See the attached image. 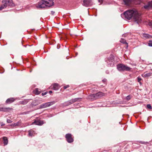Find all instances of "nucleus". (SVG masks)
<instances>
[{"label": "nucleus", "mask_w": 152, "mask_h": 152, "mask_svg": "<svg viewBox=\"0 0 152 152\" xmlns=\"http://www.w3.org/2000/svg\"><path fill=\"white\" fill-rule=\"evenodd\" d=\"M124 15L125 18L128 20L133 18L137 23H140L141 21L140 15L136 10H128L124 12Z\"/></svg>", "instance_id": "f257e3e1"}, {"label": "nucleus", "mask_w": 152, "mask_h": 152, "mask_svg": "<svg viewBox=\"0 0 152 152\" xmlns=\"http://www.w3.org/2000/svg\"><path fill=\"white\" fill-rule=\"evenodd\" d=\"M54 4L53 0H42L36 6L37 8H43L45 7H51Z\"/></svg>", "instance_id": "f03ea898"}, {"label": "nucleus", "mask_w": 152, "mask_h": 152, "mask_svg": "<svg viewBox=\"0 0 152 152\" xmlns=\"http://www.w3.org/2000/svg\"><path fill=\"white\" fill-rule=\"evenodd\" d=\"M103 96L104 93L99 92L95 94H91L88 96V98L92 100H94L102 97Z\"/></svg>", "instance_id": "7ed1b4c3"}, {"label": "nucleus", "mask_w": 152, "mask_h": 152, "mask_svg": "<svg viewBox=\"0 0 152 152\" xmlns=\"http://www.w3.org/2000/svg\"><path fill=\"white\" fill-rule=\"evenodd\" d=\"M117 68L120 71H127L131 70V68L127 65L123 64H119L117 65Z\"/></svg>", "instance_id": "20e7f679"}, {"label": "nucleus", "mask_w": 152, "mask_h": 152, "mask_svg": "<svg viewBox=\"0 0 152 152\" xmlns=\"http://www.w3.org/2000/svg\"><path fill=\"white\" fill-rule=\"evenodd\" d=\"M123 1L125 5L128 6L132 3L140 4L142 0H123Z\"/></svg>", "instance_id": "39448f33"}, {"label": "nucleus", "mask_w": 152, "mask_h": 152, "mask_svg": "<svg viewBox=\"0 0 152 152\" xmlns=\"http://www.w3.org/2000/svg\"><path fill=\"white\" fill-rule=\"evenodd\" d=\"M106 61L108 66H113L114 65V56L111 55Z\"/></svg>", "instance_id": "423d86ee"}, {"label": "nucleus", "mask_w": 152, "mask_h": 152, "mask_svg": "<svg viewBox=\"0 0 152 152\" xmlns=\"http://www.w3.org/2000/svg\"><path fill=\"white\" fill-rule=\"evenodd\" d=\"M65 137L67 141L68 142L70 143L73 142L74 137L70 133L66 134Z\"/></svg>", "instance_id": "0eeeda50"}, {"label": "nucleus", "mask_w": 152, "mask_h": 152, "mask_svg": "<svg viewBox=\"0 0 152 152\" xmlns=\"http://www.w3.org/2000/svg\"><path fill=\"white\" fill-rule=\"evenodd\" d=\"M81 99V98H76L74 99L70 100L69 101H68L66 102H65V104L66 106H68L74 103V102H76L78 101H80Z\"/></svg>", "instance_id": "6e6552de"}, {"label": "nucleus", "mask_w": 152, "mask_h": 152, "mask_svg": "<svg viewBox=\"0 0 152 152\" xmlns=\"http://www.w3.org/2000/svg\"><path fill=\"white\" fill-rule=\"evenodd\" d=\"M54 103V102H48L41 104L40 106V108H44L53 105Z\"/></svg>", "instance_id": "1a4fd4ad"}, {"label": "nucleus", "mask_w": 152, "mask_h": 152, "mask_svg": "<svg viewBox=\"0 0 152 152\" xmlns=\"http://www.w3.org/2000/svg\"><path fill=\"white\" fill-rule=\"evenodd\" d=\"M93 4L92 0H83V5L85 7H88Z\"/></svg>", "instance_id": "9d476101"}, {"label": "nucleus", "mask_w": 152, "mask_h": 152, "mask_svg": "<svg viewBox=\"0 0 152 152\" xmlns=\"http://www.w3.org/2000/svg\"><path fill=\"white\" fill-rule=\"evenodd\" d=\"M32 124H35L38 125H42L44 124V122L43 121L37 119L35 120Z\"/></svg>", "instance_id": "9b49d317"}, {"label": "nucleus", "mask_w": 152, "mask_h": 152, "mask_svg": "<svg viewBox=\"0 0 152 152\" xmlns=\"http://www.w3.org/2000/svg\"><path fill=\"white\" fill-rule=\"evenodd\" d=\"M2 2L7 6V5H12V0H3Z\"/></svg>", "instance_id": "f8f14e48"}, {"label": "nucleus", "mask_w": 152, "mask_h": 152, "mask_svg": "<svg viewBox=\"0 0 152 152\" xmlns=\"http://www.w3.org/2000/svg\"><path fill=\"white\" fill-rule=\"evenodd\" d=\"M51 88L55 90H58L60 88V86L59 85L56 83H54L51 86Z\"/></svg>", "instance_id": "ddd939ff"}, {"label": "nucleus", "mask_w": 152, "mask_h": 152, "mask_svg": "<svg viewBox=\"0 0 152 152\" xmlns=\"http://www.w3.org/2000/svg\"><path fill=\"white\" fill-rule=\"evenodd\" d=\"M15 100L14 98H10L8 99L6 101V103L7 104H10L14 102Z\"/></svg>", "instance_id": "4468645a"}, {"label": "nucleus", "mask_w": 152, "mask_h": 152, "mask_svg": "<svg viewBox=\"0 0 152 152\" xmlns=\"http://www.w3.org/2000/svg\"><path fill=\"white\" fill-rule=\"evenodd\" d=\"M143 7L144 8L147 9H148L150 8H152V1L149 2L147 5H144Z\"/></svg>", "instance_id": "2eb2a0df"}, {"label": "nucleus", "mask_w": 152, "mask_h": 152, "mask_svg": "<svg viewBox=\"0 0 152 152\" xmlns=\"http://www.w3.org/2000/svg\"><path fill=\"white\" fill-rule=\"evenodd\" d=\"M151 72L150 73H144L142 75V76L145 77H150L152 73V70L151 69Z\"/></svg>", "instance_id": "dca6fc26"}, {"label": "nucleus", "mask_w": 152, "mask_h": 152, "mask_svg": "<svg viewBox=\"0 0 152 152\" xmlns=\"http://www.w3.org/2000/svg\"><path fill=\"white\" fill-rule=\"evenodd\" d=\"M3 139L4 141L3 143L4 145H7L8 143V140L7 137H3Z\"/></svg>", "instance_id": "f3484780"}, {"label": "nucleus", "mask_w": 152, "mask_h": 152, "mask_svg": "<svg viewBox=\"0 0 152 152\" xmlns=\"http://www.w3.org/2000/svg\"><path fill=\"white\" fill-rule=\"evenodd\" d=\"M34 131L30 130L28 131V135L29 136L32 137L34 136L35 133Z\"/></svg>", "instance_id": "a211bd4d"}, {"label": "nucleus", "mask_w": 152, "mask_h": 152, "mask_svg": "<svg viewBox=\"0 0 152 152\" xmlns=\"http://www.w3.org/2000/svg\"><path fill=\"white\" fill-rule=\"evenodd\" d=\"M21 125V121H19L18 122H17L16 123H14V124H12L13 126H20Z\"/></svg>", "instance_id": "6ab92c4d"}, {"label": "nucleus", "mask_w": 152, "mask_h": 152, "mask_svg": "<svg viewBox=\"0 0 152 152\" xmlns=\"http://www.w3.org/2000/svg\"><path fill=\"white\" fill-rule=\"evenodd\" d=\"M9 107L8 108H0V111L6 112L8 111V110L10 109Z\"/></svg>", "instance_id": "aec40b11"}, {"label": "nucleus", "mask_w": 152, "mask_h": 152, "mask_svg": "<svg viewBox=\"0 0 152 152\" xmlns=\"http://www.w3.org/2000/svg\"><path fill=\"white\" fill-rule=\"evenodd\" d=\"M34 93L36 94H39L41 93L40 89L38 88L35 89L34 91Z\"/></svg>", "instance_id": "412c9836"}, {"label": "nucleus", "mask_w": 152, "mask_h": 152, "mask_svg": "<svg viewBox=\"0 0 152 152\" xmlns=\"http://www.w3.org/2000/svg\"><path fill=\"white\" fill-rule=\"evenodd\" d=\"M120 42H121V43L126 44V45H127V47H128V45H127L128 44L127 43V42H126V40L125 39H121V40H120Z\"/></svg>", "instance_id": "4be33fe9"}, {"label": "nucleus", "mask_w": 152, "mask_h": 152, "mask_svg": "<svg viewBox=\"0 0 152 152\" xmlns=\"http://www.w3.org/2000/svg\"><path fill=\"white\" fill-rule=\"evenodd\" d=\"M143 37L146 38H150L152 37L151 35L148 34H143Z\"/></svg>", "instance_id": "5701e85b"}, {"label": "nucleus", "mask_w": 152, "mask_h": 152, "mask_svg": "<svg viewBox=\"0 0 152 152\" xmlns=\"http://www.w3.org/2000/svg\"><path fill=\"white\" fill-rule=\"evenodd\" d=\"M7 7V5L4 4H3L1 5L0 7V10H2L3 9L6 8Z\"/></svg>", "instance_id": "b1692460"}, {"label": "nucleus", "mask_w": 152, "mask_h": 152, "mask_svg": "<svg viewBox=\"0 0 152 152\" xmlns=\"http://www.w3.org/2000/svg\"><path fill=\"white\" fill-rule=\"evenodd\" d=\"M139 143H141L142 144H146V145H147L148 144H149V143L148 142H145L144 141H139Z\"/></svg>", "instance_id": "393cba45"}, {"label": "nucleus", "mask_w": 152, "mask_h": 152, "mask_svg": "<svg viewBox=\"0 0 152 152\" xmlns=\"http://www.w3.org/2000/svg\"><path fill=\"white\" fill-rule=\"evenodd\" d=\"M148 25L150 28H152V21H149L148 23Z\"/></svg>", "instance_id": "a878e982"}, {"label": "nucleus", "mask_w": 152, "mask_h": 152, "mask_svg": "<svg viewBox=\"0 0 152 152\" xmlns=\"http://www.w3.org/2000/svg\"><path fill=\"white\" fill-rule=\"evenodd\" d=\"M137 81L138 82H139L140 84H141L142 83H141L140 81L142 80V79L141 78H140V77H138L137 78Z\"/></svg>", "instance_id": "bb28decb"}, {"label": "nucleus", "mask_w": 152, "mask_h": 152, "mask_svg": "<svg viewBox=\"0 0 152 152\" xmlns=\"http://www.w3.org/2000/svg\"><path fill=\"white\" fill-rule=\"evenodd\" d=\"M132 97V96L131 95L128 96L126 97V99L127 100H129Z\"/></svg>", "instance_id": "cd10ccee"}, {"label": "nucleus", "mask_w": 152, "mask_h": 152, "mask_svg": "<svg viewBox=\"0 0 152 152\" xmlns=\"http://www.w3.org/2000/svg\"><path fill=\"white\" fill-rule=\"evenodd\" d=\"M148 45L149 46L152 47V40L149 41Z\"/></svg>", "instance_id": "c85d7f7f"}, {"label": "nucleus", "mask_w": 152, "mask_h": 152, "mask_svg": "<svg viewBox=\"0 0 152 152\" xmlns=\"http://www.w3.org/2000/svg\"><path fill=\"white\" fill-rule=\"evenodd\" d=\"M147 107L148 109H152V107L151 105L150 104H148L147 105Z\"/></svg>", "instance_id": "c756f323"}, {"label": "nucleus", "mask_w": 152, "mask_h": 152, "mask_svg": "<svg viewBox=\"0 0 152 152\" xmlns=\"http://www.w3.org/2000/svg\"><path fill=\"white\" fill-rule=\"evenodd\" d=\"M7 122L8 123H11L12 122V121L10 119H7Z\"/></svg>", "instance_id": "7c9ffc66"}, {"label": "nucleus", "mask_w": 152, "mask_h": 152, "mask_svg": "<svg viewBox=\"0 0 152 152\" xmlns=\"http://www.w3.org/2000/svg\"><path fill=\"white\" fill-rule=\"evenodd\" d=\"M27 102V100H24L22 102V104H26Z\"/></svg>", "instance_id": "2f4dec72"}, {"label": "nucleus", "mask_w": 152, "mask_h": 152, "mask_svg": "<svg viewBox=\"0 0 152 152\" xmlns=\"http://www.w3.org/2000/svg\"><path fill=\"white\" fill-rule=\"evenodd\" d=\"M69 87V85H67L66 86H64V89H66L67 88H68Z\"/></svg>", "instance_id": "473e14b6"}, {"label": "nucleus", "mask_w": 152, "mask_h": 152, "mask_svg": "<svg viewBox=\"0 0 152 152\" xmlns=\"http://www.w3.org/2000/svg\"><path fill=\"white\" fill-rule=\"evenodd\" d=\"M35 29H31V30L30 31H28V30L27 31L29 33V34H31V33L32 32V31H33Z\"/></svg>", "instance_id": "72a5a7b5"}, {"label": "nucleus", "mask_w": 152, "mask_h": 152, "mask_svg": "<svg viewBox=\"0 0 152 152\" xmlns=\"http://www.w3.org/2000/svg\"><path fill=\"white\" fill-rule=\"evenodd\" d=\"M47 93V92H44V93H42V96H44Z\"/></svg>", "instance_id": "f704fd0d"}, {"label": "nucleus", "mask_w": 152, "mask_h": 152, "mask_svg": "<svg viewBox=\"0 0 152 152\" xmlns=\"http://www.w3.org/2000/svg\"><path fill=\"white\" fill-rule=\"evenodd\" d=\"M98 1L100 4H102L103 2V0H98Z\"/></svg>", "instance_id": "c9c22d12"}, {"label": "nucleus", "mask_w": 152, "mask_h": 152, "mask_svg": "<svg viewBox=\"0 0 152 152\" xmlns=\"http://www.w3.org/2000/svg\"><path fill=\"white\" fill-rule=\"evenodd\" d=\"M29 113V112H24L23 113V114H26Z\"/></svg>", "instance_id": "e433bc0d"}, {"label": "nucleus", "mask_w": 152, "mask_h": 152, "mask_svg": "<svg viewBox=\"0 0 152 152\" xmlns=\"http://www.w3.org/2000/svg\"><path fill=\"white\" fill-rule=\"evenodd\" d=\"M106 80H107L106 79H104L102 80V81L103 82V83H104L106 82Z\"/></svg>", "instance_id": "4c0bfd02"}, {"label": "nucleus", "mask_w": 152, "mask_h": 152, "mask_svg": "<svg viewBox=\"0 0 152 152\" xmlns=\"http://www.w3.org/2000/svg\"><path fill=\"white\" fill-rule=\"evenodd\" d=\"M54 13H55V12L54 11H51V13L52 15H53Z\"/></svg>", "instance_id": "58836bf2"}, {"label": "nucleus", "mask_w": 152, "mask_h": 152, "mask_svg": "<svg viewBox=\"0 0 152 152\" xmlns=\"http://www.w3.org/2000/svg\"><path fill=\"white\" fill-rule=\"evenodd\" d=\"M53 93L52 91H49V93L50 94H52Z\"/></svg>", "instance_id": "ea45409f"}]
</instances>
